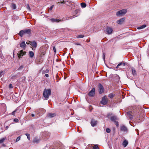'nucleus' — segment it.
<instances>
[{"label":"nucleus","instance_id":"nucleus-20","mask_svg":"<svg viewBox=\"0 0 149 149\" xmlns=\"http://www.w3.org/2000/svg\"><path fill=\"white\" fill-rule=\"evenodd\" d=\"M124 21V18H121L119 20H117V22L118 24H122Z\"/></svg>","mask_w":149,"mask_h":149},{"label":"nucleus","instance_id":"nucleus-34","mask_svg":"<svg viewBox=\"0 0 149 149\" xmlns=\"http://www.w3.org/2000/svg\"><path fill=\"white\" fill-rule=\"evenodd\" d=\"M13 121L15 123H17L19 121V120L17 118H15L13 120Z\"/></svg>","mask_w":149,"mask_h":149},{"label":"nucleus","instance_id":"nucleus-45","mask_svg":"<svg viewBox=\"0 0 149 149\" xmlns=\"http://www.w3.org/2000/svg\"><path fill=\"white\" fill-rule=\"evenodd\" d=\"M65 1H61L60 2V3H65Z\"/></svg>","mask_w":149,"mask_h":149},{"label":"nucleus","instance_id":"nucleus-4","mask_svg":"<svg viewBox=\"0 0 149 149\" xmlns=\"http://www.w3.org/2000/svg\"><path fill=\"white\" fill-rule=\"evenodd\" d=\"M22 110L20 109L19 107H17L15 111L12 112L11 114L15 116V113H22Z\"/></svg>","mask_w":149,"mask_h":149},{"label":"nucleus","instance_id":"nucleus-22","mask_svg":"<svg viewBox=\"0 0 149 149\" xmlns=\"http://www.w3.org/2000/svg\"><path fill=\"white\" fill-rule=\"evenodd\" d=\"M29 56L30 58H32L34 55V54L33 52L32 51H29Z\"/></svg>","mask_w":149,"mask_h":149},{"label":"nucleus","instance_id":"nucleus-9","mask_svg":"<svg viewBox=\"0 0 149 149\" xmlns=\"http://www.w3.org/2000/svg\"><path fill=\"white\" fill-rule=\"evenodd\" d=\"M98 87L99 89V93L100 94H102L104 92V88L102 84L100 83L98 85Z\"/></svg>","mask_w":149,"mask_h":149},{"label":"nucleus","instance_id":"nucleus-38","mask_svg":"<svg viewBox=\"0 0 149 149\" xmlns=\"http://www.w3.org/2000/svg\"><path fill=\"white\" fill-rule=\"evenodd\" d=\"M5 139L3 138L1 139H0V143H2L4 141Z\"/></svg>","mask_w":149,"mask_h":149},{"label":"nucleus","instance_id":"nucleus-5","mask_svg":"<svg viewBox=\"0 0 149 149\" xmlns=\"http://www.w3.org/2000/svg\"><path fill=\"white\" fill-rule=\"evenodd\" d=\"M108 98L107 96H104L102 98L101 103L103 105H106L108 102Z\"/></svg>","mask_w":149,"mask_h":149},{"label":"nucleus","instance_id":"nucleus-33","mask_svg":"<svg viewBox=\"0 0 149 149\" xmlns=\"http://www.w3.org/2000/svg\"><path fill=\"white\" fill-rule=\"evenodd\" d=\"M106 131L107 133H109L110 132L111 130L109 128H107L106 129Z\"/></svg>","mask_w":149,"mask_h":149},{"label":"nucleus","instance_id":"nucleus-32","mask_svg":"<svg viewBox=\"0 0 149 149\" xmlns=\"http://www.w3.org/2000/svg\"><path fill=\"white\" fill-rule=\"evenodd\" d=\"M93 149H99V148L97 146L95 145L93 147Z\"/></svg>","mask_w":149,"mask_h":149},{"label":"nucleus","instance_id":"nucleus-40","mask_svg":"<svg viewBox=\"0 0 149 149\" xmlns=\"http://www.w3.org/2000/svg\"><path fill=\"white\" fill-rule=\"evenodd\" d=\"M114 122H115V125L117 126H118V122L117 121H115Z\"/></svg>","mask_w":149,"mask_h":149},{"label":"nucleus","instance_id":"nucleus-56","mask_svg":"<svg viewBox=\"0 0 149 149\" xmlns=\"http://www.w3.org/2000/svg\"><path fill=\"white\" fill-rule=\"evenodd\" d=\"M42 53H43V55H44V52H43Z\"/></svg>","mask_w":149,"mask_h":149},{"label":"nucleus","instance_id":"nucleus-51","mask_svg":"<svg viewBox=\"0 0 149 149\" xmlns=\"http://www.w3.org/2000/svg\"><path fill=\"white\" fill-rule=\"evenodd\" d=\"M31 116L32 117H34L35 116V115H34V114H31Z\"/></svg>","mask_w":149,"mask_h":149},{"label":"nucleus","instance_id":"nucleus-43","mask_svg":"<svg viewBox=\"0 0 149 149\" xmlns=\"http://www.w3.org/2000/svg\"><path fill=\"white\" fill-rule=\"evenodd\" d=\"M9 88H13L12 85L11 84H10L9 85Z\"/></svg>","mask_w":149,"mask_h":149},{"label":"nucleus","instance_id":"nucleus-54","mask_svg":"<svg viewBox=\"0 0 149 149\" xmlns=\"http://www.w3.org/2000/svg\"><path fill=\"white\" fill-rule=\"evenodd\" d=\"M8 128V126H7V127H6V128Z\"/></svg>","mask_w":149,"mask_h":149},{"label":"nucleus","instance_id":"nucleus-7","mask_svg":"<svg viewBox=\"0 0 149 149\" xmlns=\"http://www.w3.org/2000/svg\"><path fill=\"white\" fill-rule=\"evenodd\" d=\"M95 88H93L88 93V95L90 97H93L95 95Z\"/></svg>","mask_w":149,"mask_h":149},{"label":"nucleus","instance_id":"nucleus-17","mask_svg":"<svg viewBox=\"0 0 149 149\" xmlns=\"http://www.w3.org/2000/svg\"><path fill=\"white\" fill-rule=\"evenodd\" d=\"M111 120L112 121L115 122L116 120H118L117 117L116 116H112L110 118Z\"/></svg>","mask_w":149,"mask_h":149},{"label":"nucleus","instance_id":"nucleus-36","mask_svg":"<svg viewBox=\"0 0 149 149\" xmlns=\"http://www.w3.org/2000/svg\"><path fill=\"white\" fill-rule=\"evenodd\" d=\"M54 7V5H52L51 6V7L49 8V11L51 10H52V8H53Z\"/></svg>","mask_w":149,"mask_h":149},{"label":"nucleus","instance_id":"nucleus-15","mask_svg":"<svg viewBox=\"0 0 149 149\" xmlns=\"http://www.w3.org/2000/svg\"><path fill=\"white\" fill-rule=\"evenodd\" d=\"M128 144V142L126 140H125L123 142V146L124 147H126Z\"/></svg>","mask_w":149,"mask_h":149},{"label":"nucleus","instance_id":"nucleus-26","mask_svg":"<svg viewBox=\"0 0 149 149\" xmlns=\"http://www.w3.org/2000/svg\"><path fill=\"white\" fill-rule=\"evenodd\" d=\"M115 95L113 93H111L109 94L108 96L111 98H112Z\"/></svg>","mask_w":149,"mask_h":149},{"label":"nucleus","instance_id":"nucleus-12","mask_svg":"<svg viewBox=\"0 0 149 149\" xmlns=\"http://www.w3.org/2000/svg\"><path fill=\"white\" fill-rule=\"evenodd\" d=\"M20 47L24 49L26 46V45L24 41H23L20 44Z\"/></svg>","mask_w":149,"mask_h":149},{"label":"nucleus","instance_id":"nucleus-8","mask_svg":"<svg viewBox=\"0 0 149 149\" xmlns=\"http://www.w3.org/2000/svg\"><path fill=\"white\" fill-rule=\"evenodd\" d=\"M26 53L25 52H23L22 50L20 51L17 54V55L19 58L22 57Z\"/></svg>","mask_w":149,"mask_h":149},{"label":"nucleus","instance_id":"nucleus-19","mask_svg":"<svg viewBox=\"0 0 149 149\" xmlns=\"http://www.w3.org/2000/svg\"><path fill=\"white\" fill-rule=\"evenodd\" d=\"M122 65H123V66H124L125 65V62H120V63H119L118 65L116 67V69H118V68H119V66Z\"/></svg>","mask_w":149,"mask_h":149},{"label":"nucleus","instance_id":"nucleus-11","mask_svg":"<svg viewBox=\"0 0 149 149\" xmlns=\"http://www.w3.org/2000/svg\"><path fill=\"white\" fill-rule=\"evenodd\" d=\"M127 115L130 119H132L133 116L132 115V112L131 111H129L127 113Z\"/></svg>","mask_w":149,"mask_h":149},{"label":"nucleus","instance_id":"nucleus-24","mask_svg":"<svg viewBox=\"0 0 149 149\" xmlns=\"http://www.w3.org/2000/svg\"><path fill=\"white\" fill-rule=\"evenodd\" d=\"M127 77L129 79H132L133 78L131 73H128L127 74Z\"/></svg>","mask_w":149,"mask_h":149},{"label":"nucleus","instance_id":"nucleus-52","mask_svg":"<svg viewBox=\"0 0 149 149\" xmlns=\"http://www.w3.org/2000/svg\"><path fill=\"white\" fill-rule=\"evenodd\" d=\"M76 45H80V44H79V43H77L76 44Z\"/></svg>","mask_w":149,"mask_h":149},{"label":"nucleus","instance_id":"nucleus-46","mask_svg":"<svg viewBox=\"0 0 149 149\" xmlns=\"http://www.w3.org/2000/svg\"><path fill=\"white\" fill-rule=\"evenodd\" d=\"M136 131L138 132V135H139V130L137 129H136Z\"/></svg>","mask_w":149,"mask_h":149},{"label":"nucleus","instance_id":"nucleus-39","mask_svg":"<svg viewBox=\"0 0 149 149\" xmlns=\"http://www.w3.org/2000/svg\"><path fill=\"white\" fill-rule=\"evenodd\" d=\"M20 136H18L17 137L16 139V141L17 142L20 139Z\"/></svg>","mask_w":149,"mask_h":149},{"label":"nucleus","instance_id":"nucleus-41","mask_svg":"<svg viewBox=\"0 0 149 149\" xmlns=\"http://www.w3.org/2000/svg\"><path fill=\"white\" fill-rule=\"evenodd\" d=\"M53 50H54V52L56 53V48H55V46H54L53 47Z\"/></svg>","mask_w":149,"mask_h":149},{"label":"nucleus","instance_id":"nucleus-47","mask_svg":"<svg viewBox=\"0 0 149 149\" xmlns=\"http://www.w3.org/2000/svg\"><path fill=\"white\" fill-rule=\"evenodd\" d=\"M45 76L46 77H49V75L48 74H45Z\"/></svg>","mask_w":149,"mask_h":149},{"label":"nucleus","instance_id":"nucleus-35","mask_svg":"<svg viewBox=\"0 0 149 149\" xmlns=\"http://www.w3.org/2000/svg\"><path fill=\"white\" fill-rule=\"evenodd\" d=\"M23 68V65H21L20 67L18 68V70H21Z\"/></svg>","mask_w":149,"mask_h":149},{"label":"nucleus","instance_id":"nucleus-10","mask_svg":"<svg viewBox=\"0 0 149 149\" xmlns=\"http://www.w3.org/2000/svg\"><path fill=\"white\" fill-rule=\"evenodd\" d=\"M97 123V121L96 120H95L93 119H92V120L91 124V125L93 127H94L95 126Z\"/></svg>","mask_w":149,"mask_h":149},{"label":"nucleus","instance_id":"nucleus-55","mask_svg":"<svg viewBox=\"0 0 149 149\" xmlns=\"http://www.w3.org/2000/svg\"><path fill=\"white\" fill-rule=\"evenodd\" d=\"M42 73H45V72H43H43H42Z\"/></svg>","mask_w":149,"mask_h":149},{"label":"nucleus","instance_id":"nucleus-48","mask_svg":"<svg viewBox=\"0 0 149 149\" xmlns=\"http://www.w3.org/2000/svg\"><path fill=\"white\" fill-rule=\"evenodd\" d=\"M31 42L30 41H28V42H26V44H30V42Z\"/></svg>","mask_w":149,"mask_h":149},{"label":"nucleus","instance_id":"nucleus-53","mask_svg":"<svg viewBox=\"0 0 149 149\" xmlns=\"http://www.w3.org/2000/svg\"><path fill=\"white\" fill-rule=\"evenodd\" d=\"M16 77V76H13L12 77Z\"/></svg>","mask_w":149,"mask_h":149},{"label":"nucleus","instance_id":"nucleus-1","mask_svg":"<svg viewBox=\"0 0 149 149\" xmlns=\"http://www.w3.org/2000/svg\"><path fill=\"white\" fill-rule=\"evenodd\" d=\"M51 94V91L50 89H45L43 93V96L44 98L46 100H48L49 96Z\"/></svg>","mask_w":149,"mask_h":149},{"label":"nucleus","instance_id":"nucleus-14","mask_svg":"<svg viewBox=\"0 0 149 149\" xmlns=\"http://www.w3.org/2000/svg\"><path fill=\"white\" fill-rule=\"evenodd\" d=\"M132 74L134 76H135L136 75V72L134 68H132Z\"/></svg>","mask_w":149,"mask_h":149},{"label":"nucleus","instance_id":"nucleus-28","mask_svg":"<svg viewBox=\"0 0 149 149\" xmlns=\"http://www.w3.org/2000/svg\"><path fill=\"white\" fill-rule=\"evenodd\" d=\"M146 26V25H143L139 27L138 28V29H143L144 28H145Z\"/></svg>","mask_w":149,"mask_h":149},{"label":"nucleus","instance_id":"nucleus-6","mask_svg":"<svg viewBox=\"0 0 149 149\" xmlns=\"http://www.w3.org/2000/svg\"><path fill=\"white\" fill-rule=\"evenodd\" d=\"M30 44L31 45V48H32V49H35L36 48L37 46V44L36 42L33 41L30 42Z\"/></svg>","mask_w":149,"mask_h":149},{"label":"nucleus","instance_id":"nucleus-57","mask_svg":"<svg viewBox=\"0 0 149 149\" xmlns=\"http://www.w3.org/2000/svg\"><path fill=\"white\" fill-rule=\"evenodd\" d=\"M60 3V2H58V3Z\"/></svg>","mask_w":149,"mask_h":149},{"label":"nucleus","instance_id":"nucleus-23","mask_svg":"<svg viewBox=\"0 0 149 149\" xmlns=\"http://www.w3.org/2000/svg\"><path fill=\"white\" fill-rule=\"evenodd\" d=\"M25 33L24 30H21L20 31L19 33V35L21 37H22L23 36V35Z\"/></svg>","mask_w":149,"mask_h":149},{"label":"nucleus","instance_id":"nucleus-31","mask_svg":"<svg viewBox=\"0 0 149 149\" xmlns=\"http://www.w3.org/2000/svg\"><path fill=\"white\" fill-rule=\"evenodd\" d=\"M25 135L27 136L28 139L29 140H30V134H26Z\"/></svg>","mask_w":149,"mask_h":149},{"label":"nucleus","instance_id":"nucleus-25","mask_svg":"<svg viewBox=\"0 0 149 149\" xmlns=\"http://www.w3.org/2000/svg\"><path fill=\"white\" fill-rule=\"evenodd\" d=\"M81 6L82 8H84L86 7V5L85 3H81Z\"/></svg>","mask_w":149,"mask_h":149},{"label":"nucleus","instance_id":"nucleus-29","mask_svg":"<svg viewBox=\"0 0 149 149\" xmlns=\"http://www.w3.org/2000/svg\"><path fill=\"white\" fill-rule=\"evenodd\" d=\"M11 7L13 9H15L16 8V6L15 4L13 3L11 4Z\"/></svg>","mask_w":149,"mask_h":149},{"label":"nucleus","instance_id":"nucleus-37","mask_svg":"<svg viewBox=\"0 0 149 149\" xmlns=\"http://www.w3.org/2000/svg\"><path fill=\"white\" fill-rule=\"evenodd\" d=\"M3 74V71H1L0 72V77H1Z\"/></svg>","mask_w":149,"mask_h":149},{"label":"nucleus","instance_id":"nucleus-50","mask_svg":"<svg viewBox=\"0 0 149 149\" xmlns=\"http://www.w3.org/2000/svg\"><path fill=\"white\" fill-rule=\"evenodd\" d=\"M49 72V70H47L45 71V72Z\"/></svg>","mask_w":149,"mask_h":149},{"label":"nucleus","instance_id":"nucleus-18","mask_svg":"<svg viewBox=\"0 0 149 149\" xmlns=\"http://www.w3.org/2000/svg\"><path fill=\"white\" fill-rule=\"evenodd\" d=\"M51 21L53 22H59L60 21H61L62 20L61 19H55L54 18H52L51 19Z\"/></svg>","mask_w":149,"mask_h":149},{"label":"nucleus","instance_id":"nucleus-58","mask_svg":"<svg viewBox=\"0 0 149 149\" xmlns=\"http://www.w3.org/2000/svg\"><path fill=\"white\" fill-rule=\"evenodd\" d=\"M54 149V148H53V149Z\"/></svg>","mask_w":149,"mask_h":149},{"label":"nucleus","instance_id":"nucleus-27","mask_svg":"<svg viewBox=\"0 0 149 149\" xmlns=\"http://www.w3.org/2000/svg\"><path fill=\"white\" fill-rule=\"evenodd\" d=\"M33 141L34 143H38L40 141V140L36 138H35L34 139Z\"/></svg>","mask_w":149,"mask_h":149},{"label":"nucleus","instance_id":"nucleus-30","mask_svg":"<svg viewBox=\"0 0 149 149\" xmlns=\"http://www.w3.org/2000/svg\"><path fill=\"white\" fill-rule=\"evenodd\" d=\"M84 37V36L83 35H80L77 36V38H83Z\"/></svg>","mask_w":149,"mask_h":149},{"label":"nucleus","instance_id":"nucleus-3","mask_svg":"<svg viewBox=\"0 0 149 149\" xmlns=\"http://www.w3.org/2000/svg\"><path fill=\"white\" fill-rule=\"evenodd\" d=\"M127 12L126 9H123L118 11L116 13V15L118 16H122L125 14Z\"/></svg>","mask_w":149,"mask_h":149},{"label":"nucleus","instance_id":"nucleus-2","mask_svg":"<svg viewBox=\"0 0 149 149\" xmlns=\"http://www.w3.org/2000/svg\"><path fill=\"white\" fill-rule=\"evenodd\" d=\"M104 31L105 33H106L107 34H110L112 33L113 30L110 27L107 26L106 27V29H104Z\"/></svg>","mask_w":149,"mask_h":149},{"label":"nucleus","instance_id":"nucleus-44","mask_svg":"<svg viewBox=\"0 0 149 149\" xmlns=\"http://www.w3.org/2000/svg\"><path fill=\"white\" fill-rule=\"evenodd\" d=\"M26 7H27V9H28L29 10H30V7H29V6L28 5H27Z\"/></svg>","mask_w":149,"mask_h":149},{"label":"nucleus","instance_id":"nucleus-42","mask_svg":"<svg viewBox=\"0 0 149 149\" xmlns=\"http://www.w3.org/2000/svg\"><path fill=\"white\" fill-rule=\"evenodd\" d=\"M43 49V48L42 47H41L40 49V52H45V51L42 52V50Z\"/></svg>","mask_w":149,"mask_h":149},{"label":"nucleus","instance_id":"nucleus-13","mask_svg":"<svg viewBox=\"0 0 149 149\" xmlns=\"http://www.w3.org/2000/svg\"><path fill=\"white\" fill-rule=\"evenodd\" d=\"M120 130L122 131L126 132L127 131V129L124 125H122L120 127Z\"/></svg>","mask_w":149,"mask_h":149},{"label":"nucleus","instance_id":"nucleus-49","mask_svg":"<svg viewBox=\"0 0 149 149\" xmlns=\"http://www.w3.org/2000/svg\"><path fill=\"white\" fill-rule=\"evenodd\" d=\"M103 56L104 59H104H105V54L104 53L103 54Z\"/></svg>","mask_w":149,"mask_h":149},{"label":"nucleus","instance_id":"nucleus-21","mask_svg":"<svg viewBox=\"0 0 149 149\" xmlns=\"http://www.w3.org/2000/svg\"><path fill=\"white\" fill-rule=\"evenodd\" d=\"M56 116V114L55 113H49L48 114V117L49 118H52Z\"/></svg>","mask_w":149,"mask_h":149},{"label":"nucleus","instance_id":"nucleus-16","mask_svg":"<svg viewBox=\"0 0 149 149\" xmlns=\"http://www.w3.org/2000/svg\"><path fill=\"white\" fill-rule=\"evenodd\" d=\"M24 31L25 34H30L31 33V29H25L24 30Z\"/></svg>","mask_w":149,"mask_h":149}]
</instances>
